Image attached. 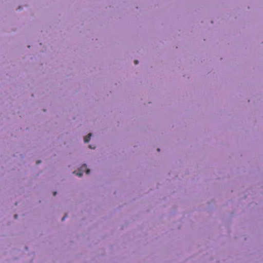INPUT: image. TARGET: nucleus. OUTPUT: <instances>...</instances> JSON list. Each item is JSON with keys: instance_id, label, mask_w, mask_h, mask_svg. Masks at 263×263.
I'll return each mask as SVG.
<instances>
[{"instance_id": "obj_1", "label": "nucleus", "mask_w": 263, "mask_h": 263, "mask_svg": "<svg viewBox=\"0 0 263 263\" xmlns=\"http://www.w3.org/2000/svg\"><path fill=\"white\" fill-rule=\"evenodd\" d=\"M91 136V134H89L87 136L85 137L84 139V141L85 143H88L90 140V137Z\"/></svg>"}, {"instance_id": "obj_2", "label": "nucleus", "mask_w": 263, "mask_h": 263, "mask_svg": "<svg viewBox=\"0 0 263 263\" xmlns=\"http://www.w3.org/2000/svg\"><path fill=\"white\" fill-rule=\"evenodd\" d=\"M86 164H84L82 167H81V169L83 170V169H86Z\"/></svg>"}, {"instance_id": "obj_3", "label": "nucleus", "mask_w": 263, "mask_h": 263, "mask_svg": "<svg viewBox=\"0 0 263 263\" xmlns=\"http://www.w3.org/2000/svg\"><path fill=\"white\" fill-rule=\"evenodd\" d=\"M77 175L78 176H79V177H81L82 176V173H77Z\"/></svg>"}, {"instance_id": "obj_4", "label": "nucleus", "mask_w": 263, "mask_h": 263, "mask_svg": "<svg viewBox=\"0 0 263 263\" xmlns=\"http://www.w3.org/2000/svg\"><path fill=\"white\" fill-rule=\"evenodd\" d=\"M89 172H90V170H88V169H87V170H86V174H89Z\"/></svg>"}, {"instance_id": "obj_5", "label": "nucleus", "mask_w": 263, "mask_h": 263, "mask_svg": "<svg viewBox=\"0 0 263 263\" xmlns=\"http://www.w3.org/2000/svg\"><path fill=\"white\" fill-rule=\"evenodd\" d=\"M134 63H135V64L136 65H137V64H138V61L137 60H135V61H134Z\"/></svg>"}, {"instance_id": "obj_6", "label": "nucleus", "mask_w": 263, "mask_h": 263, "mask_svg": "<svg viewBox=\"0 0 263 263\" xmlns=\"http://www.w3.org/2000/svg\"><path fill=\"white\" fill-rule=\"evenodd\" d=\"M66 217V215H65V216L62 218V220H64L65 219Z\"/></svg>"}, {"instance_id": "obj_7", "label": "nucleus", "mask_w": 263, "mask_h": 263, "mask_svg": "<svg viewBox=\"0 0 263 263\" xmlns=\"http://www.w3.org/2000/svg\"><path fill=\"white\" fill-rule=\"evenodd\" d=\"M17 217V215H14V218L16 219Z\"/></svg>"}, {"instance_id": "obj_8", "label": "nucleus", "mask_w": 263, "mask_h": 263, "mask_svg": "<svg viewBox=\"0 0 263 263\" xmlns=\"http://www.w3.org/2000/svg\"><path fill=\"white\" fill-rule=\"evenodd\" d=\"M57 194V193H56V192H54L53 195H55V194Z\"/></svg>"}, {"instance_id": "obj_9", "label": "nucleus", "mask_w": 263, "mask_h": 263, "mask_svg": "<svg viewBox=\"0 0 263 263\" xmlns=\"http://www.w3.org/2000/svg\"><path fill=\"white\" fill-rule=\"evenodd\" d=\"M157 151H158V152H160V149H159V148H158V149H157Z\"/></svg>"}, {"instance_id": "obj_10", "label": "nucleus", "mask_w": 263, "mask_h": 263, "mask_svg": "<svg viewBox=\"0 0 263 263\" xmlns=\"http://www.w3.org/2000/svg\"><path fill=\"white\" fill-rule=\"evenodd\" d=\"M40 162V161H37V163H39Z\"/></svg>"}]
</instances>
